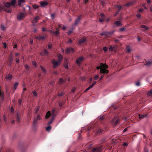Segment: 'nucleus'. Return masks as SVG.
<instances>
[{
  "instance_id": "f257e3e1",
  "label": "nucleus",
  "mask_w": 152,
  "mask_h": 152,
  "mask_svg": "<svg viewBox=\"0 0 152 152\" xmlns=\"http://www.w3.org/2000/svg\"><path fill=\"white\" fill-rule=\"evenodd\" d=\"M55 109L54 108L51 111V113L50 111H48L46 114L45 116V118H48L51 115V116L53 117L51 120L48 122V124L49 125L51 124L53 122V121L54 119V117L56 115L55 113Z\"/></svg>"
},
{
  "instance_id": "f03ea898",
  "label": "nucleus",
  "mask_w": 152,
  "mask_h": 152,
  "mask_svg": "<svg viewBox=\"0 0 152 152\" xmlns=\"http://www.w3.org/2000/svg\"><path fill=\"white\" fill-rule=\"evenodd\" d=\"M100 64L102 66V68L101 69L100 74L108 73L109 72L108 70L106 69L108 68V66L104 64L101 63Z\"/></svg>"
},
{
  "instance_id": "7ed1b4c3",
  "label": "nucleus",
  "mask_w": 152,
  "mask_h": 152,
  "mask_svg": "<svg viewBox=\"0 0 152 152\" xmlns=\"http://www.w3.org/2000/svg\"><path fill=\"white\" fill-rule=\"evenodd\" d=\"M102 151V146L100 145L97 147H96L92 149V152H101Z\"/></svg>"
},
{
  "instance_id": "20e7f679",
  "label": "nucleus",
  "mask_w": 152,
  "mask_h": 152,
  "mask_svg": "<svg viewBox=\"0 0 152 152\" xmlns=\"http://www.w3.org/2000/svg\"><path fill=\"white\" fill-rule=\"evenodd\" d=\"M52 63L53 64V67L55 68L57 67L60 64L61 62L59 61H56L54 59L52 60Z\"/></svg>"
},
{
  "instance_id": "39448f33",
  "label": "nucleus",
  "mask_w": 152,
  "mask_h": 152,
  "mask_svg": "<svg viewBox=\"0 0 152 152\" xmlns=\"http://www.w3.org/2000/svg\"><path fill=\"white\" fill-rule=\"evenodd\" d=\"M3 10L7 13H10L11 12V10L10 9H7L4 8V6L0 3V12L2 10Z\"/></svg>"
},
{
  "instance_id": "423d86ee",
  "label": "nucleus",
  "mask_w": 152,
  "mask_h": 152,
  "mask_svg": "<svg viewBox=\"0 0 152 152\" xmlns=\"http://www.w3.org/2000/svg\"><path fill=\"white\" fill-rule=\"evenodd\" d=\"M84 58L83 57H80L76 59V62L78 65H79L81 62L83 61Z\"/></svg>"
},
{
  "instance_id": "0eeeda50",
  "label": "nucleus",
  "mask_w": 152,
  "mask_h": 152,
  "mask_svg": "<svg viewBox=\"0 0 152 152\" xmlns=\"http://www.w3.org/2000/svg\"><path fill=\"white\" fill-rule=\"evenodd\" d=\"M25 17V14L24 13L20 12L19 15L17 16V19L19 20H21L22 19L24 18Z\"/></svg>"
},
{
  "instance_id": "6e6552de",
  "label": "nucleus",
  "mask_w": 152,
  "mask_h": 152,
  "mask_svg": "<svg viewBox=\"0 0 152 152\" xmlns=\"http://www.w3.org/2000/svg\"><path fill=\"white\" fill-rule=\"evenodd\" d=\"M81 15H80L79 16L78 18H76L75 22L74 23V25H76L79 23L81 19Z\"/></svg>"
},
{
  "instance_id": "1a4fd4ad",
  "label": "nucleus",
  "mask_w": 152,
  "mask_h": 152,
  "mask_svg": "<svg viewBox=\"0 0 152 152\" xmlns=\"http://www.w3.org/2000/svg\"><path fill=\"white\" fill-rule=\"evenodd\" d=\"M18 5L20 7H23L24 3L25 2V0H18Z\"/></svg>"
},
{
  "instance_id": "9d476101",
  "label": "nucleus",
  "mask_w": 152,
  "mask_h": 152,
  "mask_svg": "<svg viewBox=\"0 0 152 152\" xmlns=\"http://www.w3.org/2000/svg\"><path fill=\"white\" fill-rule=\"evenodd\" d=\"M40 4L41 7H44L48 4V3L47 1H42L40 2Z\"/></svg>"
},
{
  "instance_id": "9b49d317",
  "label": "nucleus",
  "mask_w": 152,
  "mask_h": 152,
  "mask_svg": "<svg viewBox=\"0 0 152 152\" xmlns=\"http://www.w3.org/2000/svg\"><path fill=\"white\" fill-rule=\"evenodd\" d=\"M4 8H9L11 6V4L10 2H7L4 3Z\"/></svg>"
},
{
  "instance_id": "f8f14e48",
  "label": "nucleus",
  "mask_w": 152,
  "mask_h": 152,
  "mask_svg": "<svg viewBox=\"0 0 152 152\" xmlns=\"http://www.w3.org/2000/svg\"><path fill=\"white\" fill-rule=\"evenodd\" d=\"M114 25L116 27H119L121 26V24L118 21H116L114 22Z\"/></svg>"
},
{
  "instance_id": "ddd939ff",
  "label": "nucleus",
  "mask_w": 152,
  "mask_h": 152,
  "mask_svg": "<svg viewBox=\"0 0 152 152\" xmlns=\"http://www.w3.org/2000/svg\"><path fill=\"white\" fill-rule=\"evenodd\" d=\"M46 37L45 36H43L42 37H40V35L36 37H35L36 39L39 40H43Z\"/></svg>"
},
{
  "instance_id": "4468645a",
  "label": "nucleus",
  "mask_w": 152,
  "mask_h": 152,
  "mask_svg": "<svg viewBox=\"0 0 152 152\" xmlns=\"http://www.w3.org/2000/svg\"><path fill=\"white\" fill-rule=\"evenodd\" d=\"M57 57L58 58V61L61 62L63 59V56L60 53L57 54Z\"/></svg>"
},
{
  "instance_id": "2eb2a0df",
  "label": "nucleus",
  "mask_w": 152,
  "mask_h": 152,
  "mask_svg": "<svg viewBox=\"0 0 152 152\" xmlns=\"http://www.w3.org/2000/svg\"><path fill=\"white\" fill-rule=\"evenodd\" d=\"M141 28H144L143 31H147L148 29V28L145 25H142L141 26Z\"/></svg>"
},
{
  "instance_id": "dca6fc26",
  "label": "nucleus",
  "mask_w": 152,
  "mask_h": 152,
  "mask_svg": "<svg viewBox=\"0 0 152 152\" xmlns=\"http://www.w3.org/2000/svg\"><path fill=\"white\" fill-rule=\"evenodd\" d=\"M16 2V0H12L11 2L10 3L11 4V5L13 7H14L15 6V4Z\"/></svg>"
},
{
  "instance_id": "f3484780",
  "label": "nucleus",
  "mask_w": 152,
  "mask_h": 152,
  "mask_svg": "<svg viewBox=\"0 0 152 152\" xmlns=\"http://www.w3.org/2000/svg\"><path fill=\"white\" fill-rule=\"evenodd\" d=\"M86 39L85 38L83 39H80V40L79 41V44H82L84 42L86 41Z\"/></svg>"
},
{
  "instance_id": "a211bd4d",
  "label": "nucleus",
  "mask_w": 152,
  "mask_h": 152,
  "mask_svg": "<svg viewBox=\"0 0 152 152\" xmlns=\"http://www.w3.org/2000/svg\"><path fill=\"white\" fill-rule=\"evenodd\" d=\"M9 63L10 64H11L12 63V61H13L12 57L11 55H10L9 56Z\"/></svg>"
},
{
  "instance_id": "6ab92c4d",
  "label": "nucleus",
  "mask_w": 152,
  "mask_h": 152,
  "mask_svg": "<svg viewBox=\"0 0 152 152\" xmlns=\"http://www.w3.org/2000/svg\"><path fill=\"white\" fill-rule=\"evenodd\" d=\"M43 51L44 53L45 56H48V55L49 52L46 49H44Z\"/></svg>"
},
{
  "instance_id": "aec40b11",
  "label": "nucleus",
  "mask_w": 152,
  "mask_h": 152,
  "mask_svg": "<svg viewBox=\"0 0 152 152\" xmlns=\"http://www.w3.org/2000/svg\"><path fill=\"white\" fill-rule=\"evenodd\" d=\"M12 75L10 74L7 75L6 77V79L7 80H10L12 77Z\"/></svg>"
},
{
  "instance_id": "412c9836",
  "label": "nucleus",
  "mask_w": 152,
  "mask_h": 152,
  "mask_svg": "<svg viewBox=\"0 0 152 152\" xmlns=\"http://www.w3.org/2000/svg\"><path fill=\"white\" fill-rule=\"evenodd\" d=\"M133 4V2L131 1L127 3L126 4L124 5V6L125 7H128L129 6Z\"/></svg>"
},
{
  "instance_id": "4be33fe9",
  "label": "nucleus",
  "mask_w": 152,
  "mask_h": 152,
  "mask_svg": "<svg viewBox=\"0 0 152 152\" xmlns=\"http://www.w3.org/2000/svg\"><path fill=\"white\" fill-rule=\"evenodd\" d=\"M114 31H112L109 32H107V36L109 37L112 35L114 33Z\"/></svg>"
},
{
  "instance_id": "5701e85b",
  "label": "nucleus",
  "mask_w": 152,
  "mask_h": 152,
  "mask_svg": "<svg viewBox=\"0 0 152 152\" xmlns=\"http://www.w3.org/2000/svg\"><path fill=\"white\" fill-rule=\"evenodd\" d=\"M70 52V47L66 48L65 51V53L66 54H68Z\"/></svg>"
},
{
  "instance_id": "b1692460",
  "label": "nucleus",
  "mask_w": 152,
  "mask_h": 152,
  "mask_svg": "<svg viewBox=\"0 0 152 152\" xmlns=\"http://www.w3.org/2000/svg\"><path fill=\"white\" fill-rule=\"evenodd\" d=\"M37 119L35 118H34L33 122V126L35 127L36 126V124L37 123Z\"/></svg>"
},
{
  "instance_id": "393cba45",
  "label": "nucleus",
  "mask_w": 152,
  "mask_h": 152,
  "mask_svg": "<svg viewBox=\"0 0 152 152\" xmlns=\"http://www.w3.org/2000/svg\"><path fill=\"white\" fill-rule=\"evenodd\" d=\"M103 130L102 129L100 128H99L98 129V130L96 131V132L98 134H100L102 133L103 132Z\"/></svg>"
},
{
  "instance_id": "a878e982",
  "label": "nucleus",
  "mask_w": 152,
  "mask_h": 152,
  "mask_svg": "<svg viewBox=\"0 0 152 152\" xmlns=\"http://www.w3.org/2000/svg\"><path fill=\"white\" fill-rule=\"evenodd\" d=\"M38 18L39 17L37 16L35 17L33 19V21L36 23L39 20Z\"/></svg>"
},
{
  "instance_id": "bb28decb",
  "label": "nucleus",
  "mask_w": 152,
  "mask_h": 152,
  "mask_svg": "<svg viewBox=\"0 0 152 152\" xmlns=\"http://www.w3.org/2000/svg\"><path fill=\"white\" fill-rule=\"evenodd\" d=\"M40 68L42 69V72L43 73H45L46 72V69H45L42 66H40Z\"/></svg>"
},
{
  "instance_id": "cd10ccee",
  "label": "nucleus",
  "mask_w": 152,
  "mask_h": 152,
  "mask_svg": "<svg viewBox=\"0 0 152 152\" xmlns=\"http://www.w3.org/2000/svg\"><path fill=\"white\" fill-rule=\"evenodd\" d=\"M152 94V89L149 91L147 93V95L148 96H150Z\"/></svg>"
},
{
  "instance_id": "c85d7f7f",
  "label": "nucleus",
  "mask_w": 152,
  "mask_h": 152,
  "mask_svg": "<svg viewBox=\"0 0 152 152\" xmlns=\"http://www.w3.org/2000/svg\"><path fill=\"white\" fill-rule=\"evenodd\" d=\"M152 64V62H148L146 63L145 65L147 67H148L151 66Z\"/></svg>"
},
{
  "instance_id": "c756f323",
  "label": "nucleus",
  "mask_w": 152,
  "mask_h": 152,
  "mask_svg": "<svg viewBox=\"0 0 152 152\" xmlns=\"http://www.w3.org/2000/svg\"><path fill=\"white\" fill-rule=\"evenodd\" d=\"M147 115H139V118H143L145 117H146Z\"/></svg>"
},
{
  "instance_id": "7c9ffc66",
  "label": "nucleus",
  "mask_w": 152,
  "mask_h": 152,
  "mask_svg": "<svg viewBox=\"0 0 152 152\" xmlns=\"http://www.w3.org/2000/svg\"><path fill=\"white\" fill-rule=\"evenodd\" d=\"M32 93L35 97H36L37 96V93L35 91H32Z\"/></svg>"
},
{
  "instance_id": "2f4dec72",
  "label": "nucleus",
  "mask_w": 152,
  "mask_h": 152,
  "mask_svg": "<svg viewBox=\"0 0 152 152\" xmlns=\"http://www.w3.org/2000/svg\"><path fill=\"white\" fill-rule=\"evenodd\" d=\"M115 7L118 8V10H119V11H120V10L122 8V7L121 6L118 5V4L116 5Z\"/></svg>"
},
{
  "instance_id": "473e14b6",
  "label": "nucleus",
  "mask_w": 152,
  "mask_h": 152,
  "mask_svg": "<svg viewBox=\"0 0 152 152\" xmlns=\"http://www.w3.org/2000/svg\"><path fill=\"white\" fill-rule=\"evenodd\" d=\"M18 82H16L14 85V88L15 90L17 88V86L18 85Z\"/></svg>"
},
{
  "instance_id": "72a5a7b5",
  "label": "nucleus",
  "mask_w": 152,
  "mask_h": 152,
  "mask_svg": "<svg viewBox=\"0 0 152 152\" xmlns=\"http://www.w3.org/2000/svg\"><path fill=\"white\" fill-rule=\"evenodd\" d=\"M37 120H39L42 119V118H41L40 115L38 114L37 115V118H36Z\"/></svg>"
},
{
  "instance_id": "f704fd0d",
  "label": "nucleus",
  "mask_w": 152,
  "mask_h": 152,
  "mask_svg": "<svg viewBox=\"0 0 152 152\" xmlns=\"http://www.w3.org/2000/svg\"><path fill=\"white\" fill-rule=\"evenodd\" d=\"M51 127L50 126H48L46 128V130L48 132H49L51 129Z\"/></svg>"
},
{
  "instance_id": "c9c22d12",
  "label": "nucleus",
  "mask_w": 152,
  "mask_h": 152,
  "mask_svg": "<svg viewBox=\"0 0 152 152\" xmlns=\"http://www.w3.org/2000/svg\"><path fill=\"white\" fill-rule=\"evenodd\" d=\"M32 64L34 66H35L36 67H37V63H36V62L35 61H32Z\"/></svg>"
},
{
  "instance_id": "e433bc0d",
  "label": "nucleus",
  "mask_w": 152,
  "mask_h": 152,
  "mask_svg": "<svg viewBox=\"0 0 152 152\" xmlns=\"http://www.w3.org/2000/svg\"><path fill=\"white\" fill-rule=\"evenodd\" d=\"M64 66L66 69H68V64L67 63H64Z\"/></svg>"
},
{
  "instance_id": "4c0bfd02",
  "label": "nucleus",
  "mask_w": 152,
  "mask_h": 152,
  "mask_svg": "<svg viewBox=\"0 0 152 152\" xmlns=\"http://www.w3.org/2000/svg\"><path fill=\"white\" fill-rule=\"evenodd\" d=\"M115 48V46L112 47V46H110L109 48V50L110 51H112L113 50V48Z\"/></svg>"
},
{
  "instance_id": "58836bf2",
  "label": "nucleus",
  "mask_w": 152,
  "mask_h": 152,
  "mask_svg": "<svg viewBox=\"0 0 152 152\" xmlns=\"http://www.w3.org/2000/svg\"><path fill=\"white\" fill-rule=\"evenodd\" d=\"M53 45L50 43H49L48 45V49L50 48Z\"/></svg>"
},
{
  "instance_id": "ea45409f",
  "label": "nucleus",
  "mask_w": 152,
  "mask_h": 152,
  "mask_svg": "<svg viewBox=\"0 0 152 152\" xmlns=\"http://www.w3.org/2000/svg\"><path fill=\"white\" fill-rule=\"evenodd\" d=\"M24 66L26 69L27 70H28L29 69V67L27 64H25L24 65Z\"/></svg>"
},
{
  "instance_id": "a19ab883",
  "label": "nucleus",
  "mask_w": 152,
  "mask_h": 152,
  "mask_svg": "<svg viewBox=\"0 0 152 152\" xmlns=\"http://www.w3.org/2000/svg\"><path fill=\"white\" fill-rule=\"evenodd\" d=\"M96 83V81H95L89 86L91 88L94 86V85Z\"/></svg>"
},
{
  "instance_id": "79ce46f5",
  "label": "nucleus",
  "mask_w": 152,
  "mask_h": 152,
  "mask_svg": "<svg viewBox=\"0 0 152 152\" xmlns=\"http://www.w3.org/2000/svg\"><path fill=\"white\" fill-rule=\"evenodd\" d=\"M100 35L102 36L104 35L107 36V32H104L102 33H101Z\"/></svg>"
},
{
  "instance_id": "37998d69",
  "label": "nucleus",
  "mask_w": 152,
  "mask_h": 152,
  "mask_svg": "<svg viewBox=\"0 0 152 152\" xmlns=\"http://www.w3.org/2000/svg\"><path fill=\"white\" fill-rule=\"evenodd\" d=\"M54 33L55 34V35L57 36H58L59 34V33L58 31L54 32Z\"/></svg>"
},
{
  "instance_id": "c03bdc74",
  "label": "nucleus",
  "mask_w": 152,
  "mask_h": 152,
  "mask_svg": "<svg viewBox=\"0 0 152 152\" xmlns=\"http://www.w3.org/2000/svg\"><path fill=\"white\" fill-rule=\"evenodd\" d=\"M1 30H3V31H4L5 29V28L4 27V25H1Z\"/></svg>"
},
{
  "instance_id": "a18cd8bd",
  "label": "nucleus",
  "mask_w": 152,
  "mask_h": 152,
  "mask_svg": "<svg viewBox=\"0 0 152 152\" xmlns=\"http://www.w3.org/2000/svg\"><path fill=\"white\" fill-rule=\"evenodd\" d=\"M32 7L34 8V9H36L39 6L37 5L36 4H35L34 5H33L32 6Z\"/></svg>"
},
{
  "instance_id": "49530a36",
  "label": "nucleus",
  "mask_w": 152,
  "mask_h": 152,
  "mask_svg": "<svg viewBox=\"0 0 152 152\" xmlns=\"http://www.w3.org/2000/svg\"><path fill=\"white\" fill-rule=\"evenodd\" d=\"M119 121L120 120L119 119H117L115 122L114 125H116L118 124L119 122Z\"/></svg>"
},
{
  "instance_id": "de8ad7c7",
  "label": "nucleus",
  "mask_w": 152,
  "mask_h": 152,
  "mask_svg": "<svg viewBox=\"0 0 152 152\" xmlns=\"http://www.w3.org/2000/svg\"><path fill=\"white\" fill-rule=\"evenodd\" d=\"M19 114L17 113V121L18 122H19V121L20 120V119L19 117V116H18V114Z\"/></svg>"
},
{
  "instance_id": "09e8293b",
  "label": "nucleus",
  "mask_w": 152,
  "mask_h": 152,
  "mask_svg": "<svg viewBox=\"0 0 152 152\" xmlns=\"http://www.w3.org/2000/svg\"><path fill=\"white\" fill-rule=\"evenodd\" d=\"M99 75H95L94 77V79L95 80H97L99 78Z\"/></svg>"
},
{
  "instance_id": "8fccbe9b",
  "label": "nucleus",
  "mask_w": 152,
  "mask_h": 152,
  "mask_svg": "<svg viewBox=\"0 0 152 152\" xmlns=\"http://www.w3.org/2000/svg\"><path fill=\"white\" fill-rule=\"evenodd\" d=\"M103 50L104 52H106L107 50V48L105 46L103 48Z\"/></svg>"
},
{
  "instance_id": "3c124183",
  "label": "nucleus",
  "mask_w": 152,
  "mask_h": 152,
  "mask_svg": "<svg viewBox=\"0 0 152 152\" xmlns=\"http://www.w3.org/2000/svg\"><path fill=\"white\" fill-rule=\"evenodd\" d=\"M59 81L61 83H62L64 81V80L61 78H59Z\"/></svg>"
},
{
  "instance_id": "603ef678",
  "label": "nucleus",
  "mask_w": 152,
  "mask_h": 152,
  "mask_svg": "<svg viewBox=\"0 0 152 152\" xmlns=\"http://www.w3.org/2000/svg\"><path fill=\"white\" fill-rule=\"evenodd\" d=\"M126 52H127L128 53L130 52V48L129 47H128L127 48Z\"/></svg>"
},
{
  "instance_id": "864d4df0",
  "label": "nucleus",
  "mask_w": 152,
  "mask_h": 152,
  "mask_svg": "<svg viewBox=\"0 0 152 152\" xmlns=\"http://www.w3.org/2000/svg\"><path fill=\"white\" fill-rule=\"evenodd\" d=\"M120 12L119 10H118L113 15L114 16H115L117 15L118 13L119 12Z\"/></svg>"
},
{
  "instance_id": "5fc2aeb1",
  "label": "nucleus",
  "mask_w": 152,
  "mask_h": 152,
  "mask_svg": "<svg viewBox=\"0 0 152 152\" xmlns=\"http://www.w3.org/2000/svg\"><path fill=\"white\" fill-rule=\"evenodd\" d=\"M102 68V66L101 65L100 66H98L96 67V69H100V72H101V69Z\"/></svg>"
},
{
  "instance_id": "6e6d98bb",
  "label": "nucleus",
  "mask_w": 152,
  "mask_h": 152,
  "mask_svg": "<svg viewBox=\"0 0 152 152\" xmlns=\"http://www.w3.org/2000/svg\"><path fill=\"white\" fill-rule=\"evenodd\" d=\"M18 103L19 105L21 104V103L22 102V99H20L18 100Z\"/></svg>"
},
{
  "instance_id": "4d7b16f0",
  "label": "nucleus",
  "mask_w": 152,
  "mask_h": 152,
  "mask_svg": "<svg viewBox=\"0 0 152 152\" xmlns=\"http://www.w3.org/2000/svg\"><path fill=\"white\" fill-rule=\"evenodd\" d=\"M39 110V107H37L35 109L36 113H37Z\"/></svg>"
},
{
  "instance_id": "13d9d810",
  "label": "nucleus",
  "mask_w": 152,
  "mask_h": 152,
  "mask_svg": "<svg viewBox=\"0 0 152 152\" xmlns=\"http://www.w3.org/2000/svg\"><path fill=\"white\" fill-rule=\"evenodd\" d=\"M64 93L63 92H61V93L59 94L58 95L59 96H62L64 95Z\"/></svg>"
},
{
  "instance_id": "bf43d9fd",
  "label": "nucleus",
  "mask_w": 152,
  "mask_h": 152,
  "mask_svg": "<svg viewBox=\"0 0 152 152\" xmlns=\"http://www.w3.org/2000/svg\"><path fill=\"white\" fill-rule=\"evenodd\" d=\"M125 28L124 27H122L120 29V31H124Z\"/></svg>"
},
{
  "instance_id": "052dcab7",
  "label": "nucleus",
  "mask_w": 152,
  "mask_h": 152,
  "mask_svg": "<svg viewBox=\"0 0 152 152\" xmlns=\"http://www.w3.org/2000/svg\"><path fill=\"white\" fill-rule=\"evenodd\" d=\"M118 117L117 116H116L114 117L113 118V121H114L115 120L118 118Z\"/></svg>"
},
{
  "instance_id": "680f3d73",
  "label": "nucleus",
  "mask_w": 152,
  "mask_h": 152,
  "mask_svg": "<svg viewBox=\"0 0 152 152\" xmlns=\"http://www.w3.org/2000/svg\"><path fill=\"white\" fill-rule=\"evenodd\" d=\"M72 31H73V29H72L71 30H70L68 32V35H69V34H70L72 33Z\"/></svg>"
},
{
  "instance_id": "e2e57ef3",
  "label": "nucleus",
  "mask_w": 152,
  "mask_h": 152,
  "mask_svg": "<svg viewBox=\"0 0 152 152\" xmlns=\"http://www.w3.org/2000/svg\"><path fill=\"white\" fill-rule=\"evenodd\" d=\"M141 14L140 13H137L136 15L137 17L138 18H140L141 17Z\"/></svg>"
},
{
  "instance_id": "0e129e2a",
  "label": "nucleus",
  "mask_w": 152,
  "mask_h": 152,
  "mask_svg": "<svg viewBox=\"0 0 152 152\" xmlns=\"http://www.w3.org/2000/svg\"><path fill=\"white\" fill-rule=\"evenodd\" d=\"M75 90V87H73L72 89V92H74Z\"/></svg>"
},
{
  "instance_id": "69168bd1",
  "label": "nucleus",
  "mask_w": 152,
  "mask_h": 152,
  "mask_svg": "<svg viewBox=\"0 0 152 152\" xmlns=\"http://www.w3.org/2000/svg\"><path fill=\"white\" fill-rule=\"evenodd\" d=\"M142 6L144 7V8L146 9V10H147V8L145 6V4H142Z\"/></svg>"
},
{
  "instance_id": "338daca9",
  "label": "nucleus",
  "mask_w": 152,
  "mask_h": 152,
  "mask_svg": "<svg viewBox=\"0 0 152 152\" xmlns=\"http://www.w3.org/2000/svg\"><path fill=\"white\" fill-rule=\"evenodd\" d=\"M51 16L52 19H53L54 17V14H51Z\"/></svg>"
},
{
  "instance_id": "774afa93",
  "label": "nucleus",
  "mask_w": 152,
  "mask_h": 152,
  "mask_svg": "<svg viewBox=\"0 0 152 152\" xmlns=\"http://www.w3.org/2000/svg\"><path fill=\"white\" fill-rule=\"evenodd\" d=\"M128 144L126 142L124 143L123 145L124 146H126Z\"/></svg>"
}]
</instances>
